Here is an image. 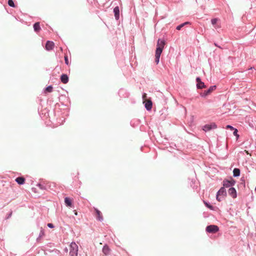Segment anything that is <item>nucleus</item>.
Returning <instances> with one entry per match:
<instances>
[{"mask_svg": "<svg viewBox=\"0 0 256 256\" xmlns=\"http://www.w3.org/2000/svg\"><path fill=\"white\" fill-rule=\"evenodd\" d=\"M165 44V41L164 40H158L157 42L155 54V62L156 63V64H158L159 62L160 58Z\"/></svg>", "mask_w": 256, "mask_h": 256, "instance_id": "1", "label": "nucleus"}, {"mask_svg": "<svg viewBox=\"0 0 256 256\" xmlns=\"http://www.w3.org/2000/svg\"><path fill=\"white\" fill-rule=\"evenodd\" d=\"M78 253V246L75 242H72L70 245V256H77Z\"/></svg>", "mask_w": 256, "mask_h": 256, "instance_id": "2", "label": "nucleus"}, {"mask_svg": "<svg viewBox=\"0 0 256 256\" xmlns=\"http://www.w3.org/2000/svg\"><path fill=\"white\" fill-rule=\"evenodd\" d=\"M219 230V228L216 225H210L206 228V230L209 233H216Z\"/></svg>", "mask_w": 256, "mask_h": 256, "instance_id": "3", "label": "nucleus"}, {"mask_svg": "<svg viewBox=\"0 0 256 256\" xmlns=\"http://www.w3.org/2000/svg\"><path fill=\"white\" fill-rule=\"evenodd\" d=\"M226 190L224 189V188H221L220 190L218 191L216 195V199L218 201H220V196H222V198H224V196H226Z\"/></svg>", "mask_w": 256, "mask_h": 256, "instance_id": "4", "label": "nucleus"}, {"mask_svg": "<svg viewBox=\"0 0 256 256\" xmlns=\"http://www.w3.org/2000/svg\"><path fill=\"white\" fill-rule=\"evenodd\" d=\"M235 184V180H233L232 178H230L228 180H224L223 182V185L226 188H229L231 186H232Z\"/></svg>", "mask_w": 256, "mask_h": 256, "instance_id": "5", "label": "nucleus"}, {"mask_svg": "<svg viewBox=\"0 0 256 256\" xmlns=\"http://www.w3.org/2000/svg\"><path fill=\"white\" fill-rule=\"evenodd\" d=\"M216 128V125L215 123H212L210 124H206L203 127V130L205 132H207L210 130L212 129H214Z\"/></svg>", "mask_w": 256, "mask_h": 256, "instance_id": "6", "label": "nucleus"}, {"mask_svg": "<svg viewBox=\"0 0 256 256\" xmlns=\"http://www.w3.org/2000/svg\"><path fill=\"white\" fill-rule=\"evenodd\" d=\"M144 106L146 109L148 110H150L152 108V102L150 99L148 100H145L144 101Z\"/></svg>", "mask_w": 256, "mask_h": 256, "instance_id": "7", "label": "nucleus"}, {"mask_svg": "<svg viewBox=\"0 0 256 256\" xmlns=\"http://www.w3.org/2000/svg\"><path fill=\"white\" fill-rule=\"evenodd\" d=\"M54 44L52 41H48L46 43V48L48 50H50L54 48Z\"/></svg>", "mask_w": 256, "mask_h": 256, "instance_id": "8", "label": "nucleus"}, {"mask_svg": "<svg viewBox=\"0 0 256 256\" xmlns=\"http://www.w3.org/2000/svg\"><path fill=\"white\" fill-rule=\"evenodd\" d=\"M228 194L233 198L236 197V192L234 188H230L228 191Z\"/></svg>", "mask_w": 256, "mask_h": 256, "instance_id": "9", "label": "nucleus"}, {"mask_svg": "<svg viewBox=\"0 0 256 256\" xmlns=\"http://www.w3.org/2000/svg\"><path fill=\"white\" fill-rule=\"evenodd\" d=\"M61 82L63 84H67L68 82V77L66 74H62L60 76Z\"/></svg>", "mask_w": 256, "mask_h": 256, "instance_id": "10", "label": "nucleus"}, {"mask_svg": "<svg viewBox=\"0 0 256 256\" xmlns=\"http://www.w3.org/2000/svg\"><path fill=\"white\" fill-rule=\"evenodd\" d=\"M114 16L116 20H118L120 17V10L118 6H116L114 8Z\"/></svg>", "mask_w": 256, "mask_h": 256, "instance_id": "11", "label": "nucleus"}, {"mask_svg": "<svg viewBox=\"0 0 256 256\" xmlns=\"http://www.w3.org/2000/svg\"><path fill=\"white\" fill-rule=\"evenodd\" d=\"M16 181L19 184H22L24 183L25 182V178L23 177H18L16 179Z\"/></svg>", "mask_w": 256, "mask_h": 256, "instance_id": "12", "label": "nucleus"}, {"mask_svg": "<svg viewBox=\"0 0 256 256\" xmlns=\"http://www.w3.org/2000/svg\"><path fill=\"white\" fill-rule=\"evenodd\" d=\"M64 202L67 206L72 207V200L68 198H66L64 199Z\"/></svg>", "mask_w": 256, "mask_h": 256, "instance_id": "13", "label": "nucleus"}, {"mask_svg": "<svg viewBox=\"0 0 256 256\" xmlns=\"http://www.w3.org/2000/svg\"><path fill=\"white\" fill-rule=\"evenodd\" d=\"M34 28L36 32H38L40 30V24L39 22H36L34 25Z\"/></svg>", "mask_w": 256, "mask_h": 256, "instance_id": "14", "label": "nucleus"}, {"mask_svg": "<svg viewBox=\"0 0 256 256\" xmlns=\"http://www.w3.org/2000/svg\"><path fill=\"white\" fill-rule=\"evenodd\" d=\"M110 249L107 246H104L102 248V252L105 255H108L110 253Z\"/></svg>", "mask_w": 256, "mask_h": 256, "instance_id": "15", "label": "nucleus"}, {"mask_svg": "<svg viewBox=\"0 0 256 256\" xmlns=\"http://www.w3.org/2000/svg\"><path fill=\"white\" fill-rule=\"evenodd\" d=\"M95 210L97 218L98 220H101L102 219V216H101L100 212L98 210V209H95Z\"/></svg>", "mask_w": 256, "mask_h": 256, "instance_id": "16", "label": "nucleus"}, {"mask_svg": "<svg viewBox=\"0 0 256 256\" xmlns=\"http://www.w3.org/2000/svg\"><path fill=\"white\" fill-rule=\"evenodd\" d=\"M234 176H238L240 174V170L238 168H235L233 170Z\"/></svg>", "mask_w": 256, "mask_h": 256, "instance_id": "17", "label": "nucleus"}, {"mask_svg": "<svg viewBox=\"0 0 256 256\" xmlns=\"http://www.w3.org/2000/svg\"><path fill=\"white\" fill-rule=\"evenodd\" d=\"M197 88H202L206 87V86L204 85V83L202 82L197 83Z\"/></svg>", "mask_w": 256, "mask_h": 256, "instance_id": "18", "label": "nucleus"}, {"mask_svg": "<svg viewBox=\"0 0 256 256\" xmlns=\"http://www.w3.org/2000/svg\"><path fill=\"white\" fill-rule=\"evenodd\" d=\"M190 22H185L178 26H177L176 27V30H180L183 26H184L185 25L187 24H189Z\"/></svg>", "mask_w": 256, "mask_h": 256, "instance_id": "19", "label": "nucleus"}, {"mask_svg": "<svg viewBox=\"0 0 256 256\" xmlns=\"http://www.w3.org/2000/svg\"><path fill=\"white\" fill-rule=\"evenodd\" d=\"M216 86H211L208 88V90H207V93H209L210 94L214 90H216Z\"/></svg>", "mask_w": 256, "mask_h": 256, "instance_id": "20", "label": "nucleus"}, {"mask_svg": "<svg viewBox=\"0 0 256 256\" xmlns=\"http://www.w3.org/2000/svg\"><path fill=\"white\" fill-rule=\"evenodd\" d=\"M218 21V19L217 18H212L211 20V22L212 25L215 26L217 22Z\"/></svg>", "mask_w": 256, "mask_h": 256, "instance_id": "21", "label": "nucleus"}, {"mask_svg": "<svg viewBox=\"0 0 256 256\" xmlns=\"http://www.w3.org/2000/svg\"><path fill=\"white\" fill-rule=\"evenodd\" d=\"M52 86H48L46 90H45V92H52Z\"/></svg>", "mask_w": 256, "mask_h": 256, "instance_id": "22", "label": "nucleus"}, {"mask_svg": "<svg viewBox=\"0 0 256 256\" xmlns=\"http://www.w3.org/2000/svg\"><path fill=\"white\" fill-rule=\"evenodd\" d=\"M8 4L10 6H12V7H13V8H14L15 7V4L13 2L12 0H8Z\"/></svg>", "mask_w": 256, "mask_h": 256, "instance_id": "23", "label": "nucleus"}, {"mask_svg": "<svg viewBox=\"0 0 256 256\" xmlns=\"http://www.w3.org/2000/svg\"><path fill=\"white\" fill-rule=\"evenodd\" d=\"M234 134L237 137V138H238L239 136V135L238 134V130L236 129V128H234Z\"/></svg>", "mask_w": 256, "mask_h": 256, "instance_id": "24", "label": "nucleus"}, {"mask_svg": "<svg viewBox=\"0 0 256 256\" xmlns=\"http://www.w3.org/2000/svg\"><path fill=\"white\" fill-rule=\"evenodd\" d=\"M209 94H210L209 93H207V90H206V91L204 92V93L201 94V96H208Z\"/></svg>", "mask_w": 256, "mask_h": 256, "instance_id": "25", "label": "nucleus"}, {"mask_svg": "<svg viewBox=\"0 0 256 256\" xmlns=\"http://www.w3.org/2000/svg\"><path fill=\"white\" fill-rule=\"evenodd\" d=\"M226 128L227 129H230V130H234V128H233L232 126H230V125H228L226 126Z\"/></svg>", "mask_w": 256, "mask_h": 256, "instance_id": "26", "label": "nucleus"}, {"mask_svg": "<svg viewBox=\"0 0 256 256\" xmlns=\"http://www.w3.org/2000/svg\"><path fill=\"white\" fill-rule=\"evenodd\" d=\"M64 61H65V63L68 65V56H64Z\"/></svg>", "mask_w": 256, "mask_h": 256, "instance_id": "27", "label": "nucleus"}, {"mask_svg": "<svg viewBox=\"0 0 256 256\" xmlns=\"http://www.w3.org/2000/svg\"><path fill=\"white\" fill-rule=\"evenodd\" d=\"M146 93H144L142 95V99L144 100V101L145 100H147L146 99Z\"/></svg>", "mask_w": 256, "mask_h": 256, "instance_id": "28", "label": "nucleus"}, {"mask_svg": "<svg viewBox=\"0 0 256 256\" xmlns=\"http://www.w3.org/2000/svg\"><path fill=\"white\" fill-rule=\"evenodd\" d=\"M48 226L50 228H53L54 227L53 224H51V223H48Z\"/></svg>", "mask_w": 256, "mask_h": 256, "instance_id": "29", "label": "nucleus"}, {"mask_svg": "<svg viewBox=\"0 0 256 256\" xmlns=\"http://www.w3.org/2000/svg\"><path fill=\"white\" fill-rule=\"evenodd\" d=\"M196 80L197 83H199L202 82L200 80V78H197L196 79Z\"/></svg>", "mask_w": 256, "mask_h": 256, "instance_id": "30", "label": "nucleus"}, {"mask_svg": "<svg viewBox=\"0 0 256 256\" xmlns=\"http://www.w3.org/2000/svg\"><path fill=\"white\" fill-rule=\"evenodd\" d=\"M214 28H220V26L219 24H216V25H215Z\"/></svg>", "mask_w": 256, "mask_h": 256, "instance_id": "31", "label": "nucleus"}, {"mask_svg": "<svg viewBox=\"0 0 256 256\" xmlns=\"http://www.w3.org/2000/svg\"><path fill=\"white\" fill-rule=\"evenodd\" d=\"M72 212H74V214L75 215H77V212H76V210H72Z\"/></svg>", "mask_w": 256, "mask_h": 256, "instance_id": "32", "label": "nucleus"}, {"mask_svg": "<svg viewBox=\"0 0 256 256\" xmlns=\"http://www.w3.org/2000/svg\"><path fill=\"white\" fill-rule=\"evenodd\" d=\"M214 46L221 48V47L220 46H218L216 43L214 44Z\"/></svg>", "mask_w": 256, "mask_h": 256, "instance_id": "33", "label": "nucleus"}]
</instances>
